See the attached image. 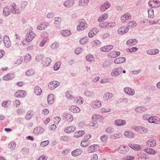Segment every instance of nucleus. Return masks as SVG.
Listing matches in <instances>:
<instances>
[{
    "label": "nucleus",
    "mask_w": 160,
    "mask_h": 160,
    "mask_svg": "<svg viewBox=\"0 0 160 160\" xmlns=\"http://www.w3.org/2000/svg\"><path fill=\"white\" fill-rule=\"evenodd\" d=\"M89 0H80L79 2V5L80 7H84L88 5Z\"/></svg>",
    "instance_id": "33"
},
{
    "label": "nucleus",
    "mask_w": 160,
    "mask_h": 160,
    "mask_svg": "<svg viewBox=\"0 0 160 160\" xmlns=\"http://www.w3.org/2000/svg\"><path fill=\"white\" fill-rule=\"evenodd\" d=\"M84 95L87 97H92L95 95L94 92L89 89H86L84 92Z\"/></svg>",
    "instance_id": "16"
},
{
    "label": "nucleus",
    "mask_w": 160,
    "mask_h": 160,
    "mask_svg": "<svg viewBox=\"0 0 160 160\" xmlns=\"http://www.w3.org/2000/svg\"><path fill=\"white\" fill-rule=\"evenodd\" d=\"M66 96L68 99H72L73 98L72 92L70 91L67 92L66 93Z\"/></svg>",
    "instance_id": "61"
},
{
    "label": "nucleus",
    "mask_w": 160,
    "mask_h": 160,
    "mask_svg": "<svg viewBox=\"0 0 160 160\" xmlns=\"http://www.w3.org/2000/svg\"><path fill=\"white\" fill-rule=\"evenodd\" d=\"M60 65L61 62H57L54 66V70L55 71L58 70L60 67Z\"/></svg>",
    "instance_id": "63"
},
{
    "label": "nucleus",
    "mask_w": 160,
    "mask_h": 160,
    "mask_svg": "<svg viewBox=\"0 0 160 160\" xmlns=\"http://www.w3.org/2000/svg\"><path fill=\"white\" fill-rule=\"evenodd\" d=\"M137 24L135 21H131V22H128V27H131L132 28L136 26Z\"/></svg>",
    "instance_id": "56"
},
{
    "label": "nucleus",
    "mask_w": 160,
    "mask_h": 160,
    "mask_svg": "<svg viewBox=\"0 0 160 160\" xmlns=\"http://www.w3.org/2000/svg\"><path fill=\"white\" fill-rule=\"evenodd\" d=\"M59 84V83L56 81L50 82L48 85L49 89L53 90L58 87Z\"/></svg>",
    "instance_id": "7"
},
{
    "label": "nucleus",
    "mask_w": 160,
    "mask_h": 160,
    "mask_svg": "<svg viewBox=\"0 0 160 160\" xmlns=\"http://www.w3.org/2000/svg\"><path fill=\"white\" fill-rule=\"evenodd\" d=\"M122 68L121 67L114 68L112 71L111 75L112 77H117L122 73Z\"/></svg>",
    "instance_id": "5"
},
{
    "label": "nucleus",
    "mask_w": 160,
    "mask_h": 160,
    "mask_svg": "<svg viewBox=\"0 0 160 160\" xmlns=\"http://www.w3.org/2000/svg\"><path fill=\"white\" fill-rule=\"evenodd\" d=\"M101 43V42L100 41L97 40H95L92 42L91 45L92 47H96L97 46H100Z\"/></svg>",
    "instance_id": "47"
},
{
    "label": "nucleus",
    "mask_w": 160,
    "mask_h": 160,
    "mask_svg": "<svg viewBox=\"0 0 160 160\" xmlns=\"http://www.w3.org/2000/svg\"><path fill=\"white\" fill-rule=\"evenodd\" d=\"M84 134L85 132L83 130L78 131L74 133V137L76 138L80 137Z\"/></svg>",
    "instance_id": "40"
},
{
    "label": "nucleus",
    "mask_w": 160,
    "mask_h": 160,
    "mask_svg": "<svg viewBox=\"0 0 160 160\" xmlns=\"http://www.w3.org/2000/svg\"><path fill=\"white\" fill-rule=\"evenodd\" d=\"M98 126L97 122L92 121L90 124V127L93 128V129L97 128Z\"/></svg>",
    "instance_id": "53"
},
{
    "label": "nucleus",
    "mask_w": 160,
    "mask_h": 160,
    "mask_svg": "<svg viewBox=\"0 0 160 160\" xmlns=\"http://www.w3.org/2000/svg\"><path fill=\"white\" fill-rule=\"evenodd\" d=\"M149 7L152 8H157L160 6V1L157 0H150L148 2Z\"/></svg>",
    "instance_id": "4"
},
{
    "label": "nucleus",
    "mask_w": 160,
    "mask_h": 160,
    "mask_svg": "<svg viewBox=\"0 0 160 160\" xmlns=\"http://www.w3.org/2000/svg\"><path fill=\"white\" fill-rule=\"evenodd\" d=\"M124 91L126 94L130 96L133 95L135 93L134 89L128 87H125L124 88Z\"/></svg>",
    "instance_id": "6"
},
{
    "label": "nucleus",
    "mask_w": 160,
    "mask_h": 160,
    "mask_svg": "<svg viewBox=\"0 0 160 160\" xmlns=\"http://www.w3.org/2000/svg\"><path fill=\"white\" fill-rule=\"evenodd\" d=\"M98 146L97 145H93L91 146L88 148V151L89 152H92L94 151L95 149V147Z\"/></svg>",
    "instance_id": "54"
},
{
    "label": "nucleus",
    "mask_w": 160,
    "mask_h": 160,
    "mask_svg": "<svg viewBox=\"0 0 160 160\" xmlns=\"http://www.w3.org/2000/svg\"><path fill=\"white\" fill-rule=\"evenodd\" d=\"M43 55L42 54H39L36 57L35 60L37 62H39L43 60Z\"/></svg>",
    "instance_id": "57"
},
{
    "label": "nucleus",
    "mask_w": 160,
    "mask_h": 160,
    "mask_svg": "<svg viewBox=\"0 0 160 160\" xmlns=\"http://www.w3.org/2000/svg\"><path fill=\"white\" fill-rule=\"evenodd\" d=\"M129 145L131 148L135 150L138 151L141 149V147L138 144H129Z\"/></svg>",
    "instance_id": "34"
},
{
    "label": "nucleus",
    "mask_w": 160,
    "mask_h": 160,
    "mask_svg": "<svg viewBox=\"0 0 160 160\" xmlns=\"http://www.w3.org/2000/svg\"><path fill=\"white\" fill-rule=\"evenodd\" d=\"M52 60L50 58H47L42 60V64L43 67H46L50 65Z\"/></svg>",
    "instance_id": "14"
},
{
    "label": "nucleus",
    "mask_w": 160,
    "mask_h": 160,
    "mask_svg": "<svg viewBox=\"0 0 160 160\" xmlns=\"http://www.w3.org/2000/svg\"><path fill=\"white\" fill-rule=\"evenodd\" d=\"M102 105L101 102L98 100H96L92 102L91 104V106L94 108H97L100 107Z\"/></svg>",
    "instance_id": "19"
},
{
    "label": "nucleus",
    "mask_w": 160,
    "mask_h": 160,
    "mask_svg": "<svg viewBox=\"0 0 160 160\" xmlns=\"http://www.w3.org/2000/svg\"><path fill=\"white\" fill-rule=\"evenodd\" d=\"M97 33V29H94L93 30H91L88 33V36L90 38H92Z\"/></svg>",
    "instance_id": "48"
},
{
    "label": "nucleus",
    "mask_w": 160,
    "mask_h": 160,
    "mask_svg": "<svg viewBox=\"0 0 160 160\" xmlns=\"http://www.w3.org/2000/svg\"><path fill=\"white\" fill-rule=\"evenodd\" d=\"M61 33L63 36L65 37L68 36L71 34L70 31L68 29L62 30Z\"/></svg>",
    "instance_id": "42"
},
{
    "label": "nucleus",
    "mask_w": 160,
    "mask_h": 160,
    "mask_svg": "<svg viewBox=\"0 0 160 160\" xmlns=\"http://www.w3.org/2000/svg\"><path fill=\"white\" fill-rule=\"evenodd\" d=\"M131 18V14L128 13H125L121 17V20L122 22H125L127 20L130 19Z\"/></svg>",
    "instance_id": "9"
},
{
    "label": "nucleus",
    "mask_w": 160,
    "mask_h": 160,
    "mask_svg": "<svg viewBox=\"0 0 160 160\" xmlns=\"http://www.w3.org/2000/svg\"><path fill=\"white\" fill-rule=\"evenodd\" d=\"M147 110V109L142 107H139L136 108L135 109V111L137 112L142 113L145 112Z\"/></svg>",
    "instance_id": "43"
},
{
    "label": "nucleus",
    "mask_w": 160,
    "mask_h": 160,
    "mask_svg": "<svg viewBox=\"0 0 160 160\" xmlns=\"http://www.w3.org/2000/svg\"><path fill=\"white\" fill-rule=\"evenodd\" d=\"M100 117V116L99 115L97 114L93 115L92 116V121L97 122V121Z\"/></svg>",
    "instance_id": "64"
},
{
    "label": "nucleus",
    "mask_w": 160,
    "mask_h": 160,
    "mask_svg": "<svg viewBox=\"0 0 160 160\" xmlns=\"http://www.w3.org/2000/svg\"><path fill=\"white\" fill-rule=\"evenodd\" d=\"M108 14L106 13H104L99 17L98 21V22H103L108 18Z\"/></svg>",
    "instance_id": "31"
},
{
    "label": "nucleus",
    "mask_w": 160,
    "mask_h": 160,
    "mask_svg": "<svg viewBox=\"0 0 160 160\" xmlns=\"http://www.w3.org/2000/svg\"><path fill=\"white\" fill-rule=\"evenodd\" d=\"M138 42L136 39H130L126 42L127 45L129 46H133L136 45Z\"/></svg>",
    "instance_id": "26"
},
{
    "label": "nucleus",
    "mask_w": 160,
    "mask_h": 160,
    "mask_svg": "<svg viewBox=\"0 0 160 160\" xmlns=\"http://www.w3.org/2000/svg\"><path fill=\"white\" fill-rule=\"evenodd\" d=\"M76 128L73 126L67 127L64 129V131L67 133H70L74 132L76 130Z\"/></svg>",
    "instance_id": "21"
},
{
    "label": "nucleus",
    "mask_w": 160,
    "mask_h": 160,
    "mask_svg": "<svg viewBox=\"0 0 160 160\" xmlns=\"http://www.w3.org/2000/svg\"><path fill=\"white\" fill-rule=\"evenodd\" d=\"M74 4V1L73 0H68L64 1L63 4L65 7L67 8L72 7Z\"/></svg>",
    "instance_id": "11"
},
{
    "label": "nucleus",
    "mask_w": 160,
    "mask_h": 160,
    "mask_svg": "<svg viewBox=\"0 0 160 160\" xmlns=\"http://www.w3.org/2000/svg\"><path fill=\"white\" fill-rule=\"evenodd\" d=\"M120 54V52H119L114 51L111 52L108 56L109 58H115L119 55Z\"/></svg>",
    "instance_id": "24"
},
{
    "label": "nucleus",
    "mask_w": 160,
    "mask_h": 160,
    "mask_svg": "<svg viewBox=\"0 0 160 160\" xmlns=\"http://www.w3.org/2000/svg\"><path fill=\"white\" fill-rule=\"evenodd\" d=\"M65 119L69 122H71L73 120L72 116L70 114L64 113L63 115Z\"/></svg>",
    "instance_id": "37"
},
{
    "label": "nucleus",
    "mask_w": 160,
    "mask_h": 160,
    "mask_svg": "<svg viewBox=\"0 0 160 160\" xmlns=\"http://www.w3.org/2000/svg\"><path fill=\"white\" fill-rule=\"evenodd\" d=\"M90 144L89 141L84 139L81 142V145L82 147H84L88 146Z\"/></svg>",
    "instance_id": "49"
},
{
    "label": "nucleus",
    "mask_w": 160,
    "mask_h": 160,
    "mask_svg": "<svg viewBox=\"0 0 160 160\" xmlns=\"http://www.w3.org/2000/svg\"><path fill=\"white\" fill-rule=\"evenodd\" d=\"M33 28L30 27L27 30V35L26 37V40H24L22 42L23 45L27 44L26 42H30L32 41L36 36V34L32 32Z\"/></svg>",
    "instance_id": "1"
},
{
    "label": "nucleus",
    "mask_w": 160,
    "mask_h": 160,
    "mask_svg": "<svg viewBox=\"0 0 160 160\" xmlns=\"http://www.w3.org/2000/svg\"><path fill=\"white\" fill-rule=\"evenodd\" d=\"M10 8L11 12L13 14H19L21 12L19 7L15 3L10 4Z\"/></svg>",
    "instance_id": "3"
},
{
    "label": "nucleus",
    "mask_w": 160,
    "mask_h": 160,
    "mask_svg": "<svg viewBox=\"0 0 160 160\" xmlns=\"http://www.w3.org/2000/svg\"><path fill=\"white\" fill-rule=\"evenodd\" d=\"M83 99L80 97H77L74 98V101L78 104H81L82 103Z\"/></svg>",
    "instance_id": "46"
},
{
    "label": "nucleus",
    "mask_w": 160,
    "mask_h": 160,
    "mask_svg": "<svg viewBox=\"0 0 160 160\" xmlns=\"http://www.w3.org/2000/svg\"><path fill=\"white\" fill-rule=\"evenodd\" d=\"M16 145L15 142H12L8 144V147L12 150L14 149L15 148Z\"/></svg>",
    "instance_id": "62"
},
{
    "label": "nucleus",
    "mask_w": 160,
    "mask_h": 160,
    "mask_svg": "<svg viewBox=\"0 0 160 160\" xmlns=\"http://www.w3.org/2000/svg\"><path fill=\"white\" fill-rule=\"evenodd\" d=\"M14 77V74H13L8 73L3 77L2 79L3 80H8L12 79Z\"/></svg>",
    "instance_id": "29"
},
{
    "label": "nucleus",
    "mask_w": 160,
    "mask_h": 160,
    "mask_svg": "<svg viewBox=\"0 0 160 160\" xmlns=\"http://www.w3.org/2000/svg\"><path fill=\"white\" fill-rule=\"evenodd\" d=\"M35 71L32 69H30L27 71L26 72V75L28 76L32 75L34 74Z\"/></svg>",
    "instance_id": "50"
},
{
    "label": "nucleus",
    "mask_w": 160,
    "mask_h": 160,
    "mask_svg": "<svg viewBox=\"0 0 160 160\" xmlns=\"http://www.w3.org/2000/svg\"><path fill=\"white\" fill-rule=\"evenodd\" d=\"M144 151L149 154L153 155L156 153V152L153 149L149 148H146L144 150Z\"/></svg>",
    "instance_id": "45"
},
{
    "label": "nucleus",
    "mask_w": 160,
    "mask_h": 160,
    "mask_svg": "<svg viewBox=\"0 0 160 160\" xmlns=\"http://www.w3.org/2000/svg\"><path fill=\"white\" fill-rule=\"evenodd\" d=\"M159 51V50L158 49H153L148 50L147 51V53L150 55H155L158 54Z\"/></svg>",
    "instance_id": "22"
},
{
    "label": "nucleus",
    "mask_w": 160,
    "mask_h": 160,
    "mask_svg": "<svg viewBox=\"0 0 160 160\" xmlns=\"http://www.w3.org/2000/svg\"><path fill=\"white\" fill-rule=\"evenodd\" d=\"M148 17L153 18L154 16V10L152 9H150L148 10Z\"/></svg>",
    "instance_id": "55"
},
{
    "label": "nucleus",
    "mask_w": 160,
    "mask_h": 160,
    "mask_svg": "<svg viewBox=\"0 0 160 160\" xmlns=\"http://www.w3.org/2000/svg\"><path fill=\"white\" fill-rule=\"evenodd\" d=\"M137 155L138 157H139V158H144L145 160L148 159L149 158V156L148 155H146V154L143 153L139 152L138 153Z\"/></svg>",
    "instance_id": "41"
},
{
    "label": "nucleus",
    "mask_w": 160,
    "mask_h": 160,
    "mask_svg": "<svg viewBox=\"0 0 160 160\" xmlns=\"http://www.w3.org/2000/svg\"><path fill=\"white\" fill-rule=\"evenodd\" d=\"M70 139V137L67 136H63L60 137V140L62 141L67 142Z\"/></svg>",
    "instance_id": "51"
},
{
    "label": "nucleus",
    "mask_w": 160,
    "mask_h": 160,
    "mask_svg": "<svg viewBox=\"0 0 160 160\" xmlns=\"http://www.w3.org/2000/svg\"><path fill=\"white\" fill-rule=\"evenodd\" d=\"M59 43L58 42H54L51 46V48L52 49H55L59 47Z\"/></svg>",
    "instance_id": "60"
},
{
    "label": "nucleus",
    "mask_w": 160,
    "mask_h": 160,
    "mask_svg": "<svg viewBox=\"0 0 160 160\" xmlns=\"http://www.w3.org/2000/svg\"><path fill=\"white\" fill-rule=\"evenodd\" d=\"M31 59V57L30 54L29 53L27 54L24 57V61H25L26 62H28L30 61Z\"/></svg>",
    "instance_id": "58"
},
{
    "label": "nucleus",
    "mask_w": 160,
    "mask_h": 160,
    "mask_svg": "<svg viewBox=\"0 0 160 160\" xmlns=\"http://www.w3.org/2000/svg\"><path fill=\"white\" fill-rule=\"evenodd\" d=\"M112 97V93L110 92H106L104 94L103 96V98L104 100L107 101L108 100H110L111 99Z\"/></svg>",
    "instance_id": "25"
},
{
    "label": "nucleus",
    "mask_w": 160,
    "mask_h": 160,
    "mask_svg": "<svg viewBox=\"0 0 160 160\" xmlns=\"http://www.w3.org/2000/svg\"><path fill=\"white\" fill-rule=\"evenodd\" d=\"M129 28L128 27H122L118 29V34H122L127 32L129 30Z\"/></svg>",
    "instance_id": "12"
},
{
    "label": "nucleus",
    "mask_w": 160,
    "mask_h": 160,
    "mask_svg": "<svg viewBox=\"0 0 160 160\" xmlns=\"http://www.w3.org/2000/svg\"><path fill=\"white\" fill-rule=\"evenodd\" d=\"M115 124L118 126H124L126 123V121L122 119H118L115 121Z\"/></svg>",
    "instance_id": "18"
},
{
    "label": "nucleus",
    "mask_w": 160,
    "mask_h": 160,
    "mask_svg": "<svg viewBox=\"0 0 160 160\" xmlns=\"http://www.w3.org/2000/svg\"><path fill=\"white\" fill-rule=\"evenodd\" d=\"M69 110L70 111L73 113H78L80 111V109L76 106H72L69 107Z\"/></svg>",
    "instance_id": "23"
},
{
    "label": "nucleus",
    "mask_w": 160,
    "mask_h": 160,
    "mask_svg": "<svg viewBox=\"0 0 160 160\" xmlns=\"http://www.w3.org/2000/svg\"><path fill=\"white\" fill-rule=\"evenodd\" d=\"M86 60L89 62L93 61L94 60V58L93 56L91 54L87 55L86 57Z\"/></svg>",
    "instance_id": "59"
},
{
    "label": "nucleus",
    "mask_w": 160,
    "mask_h": 160,
    "mask_svg": "<svg viewBox=\"0 0 160 160\" xmlns=\"http://www.w3.org/2000/svg\"><path fill=\"white\" fill-rule=\"evenodd\" d=\"M126 58L124 57L117 58L114 60V63L116 64L123 63L125 61Z\"/></svg>",
    "instance_id": "27"
},
{
    "label": "nucleus",
    "mask_w": 160,
    "mask_h": 160,
    "mask_svg": "<svg viewBox=\"0 0 160 160\" xmlns=\"http://www.w3.org/2000/svg\"><path fill=\"white\" fill-rule=\"evenodd\" d=\"M10 8H8V7H6L3 9V14L4 15L7 16L10 14Z\"/></svg>",
    "instance_id": "38"
},
{
    "label": "nucleus",
    "mask_w": 160,
    "mask_h": 160,
    "mask_svg": "<svg viewBox=\"0 0 160 160\" xmlns=\"http://www.w3.org/2000/svg\"><path fill=\"white\" fill-rule=\"evenodd\" d=\"M33 115V112H32L31 111H28L26 115V119L27 120H29L31 119Z\"/></svg>",
    "instance_id": "52"
},
{
    "label": "nucleus",
    "mask_w": 160,
    "mask_h": 160,
    "mask_svg": "<svg viewBox=\"0 0 160 160\" xmlns=\"http://www.w3.org/2000/svg\"><path fill=\"white\" fill-rule=\"evenodd\" d=\"M3 41L6 47L8 48L11 46V42L8 36L4 35L3 37Z\"/></svg>",
    "instance_id": "10"
},
{
    "label": "nucleus",
    "mask_w": 160,
    "mask_h": 160,
    "mask_svg": "<svg viewBox=\"0 0 160 160\" xmlns=\"http://www.w3.org/2000/svg\"><path fill=\"white\" fill-rule=\"evenodd\" d=\"M54 98L52 94H49L47 98V101L49 104H52L54 102Z\"/></svg>",
    "instance_id": "28"
},
{
    "label": "nucleus",
    "mask_w": 160,
    "mask_h": 160,
    "mask_svg": "<svg viewBox=\"0 0 160 160\" xmlns=\"http://www.w3.org/2000/svg\"><path fill=\"white\" fill-rule=\"evenodd\" d=\"M54 26L56 28L58 29L59 28L61 23L62 21V19L59 17H56L54 18Z\"/></svg>",
    "instance_id": "13"
},
{
    "label": "nucleus",
    "mask_w": 160,
    "mask_h": 160,
    "mask_svg": "<svg viewBox=\"0 0 160 160\" xmlns=\"http://www.w3.org/2000/svg\"><path fill=\"white\" fill-rule=\"evenodd\" d=\"M26 92L23 90H19L14 94V96L17 97L22 98L26 95Z\"/></svg>",
    "instance_id": "15"
},
{
    "label": "nucleus",
    "mask_w": 160,
    "mask_h": 160,
    "mask_svg": "<svg viewBox=\"0 0 160 160\" xmlns=\"http://www.w3.org/2000/svg\"><path fill=\"white\" fill-rule=\"evenodd\" d=\"M124 135L127 138H133L134 137V134L130 131H125L124 133Z\"/></svg>",
    "instance_id": "35"
},
{
    "label": "nucleus",
    "mask_w": 160,
    "mask_h": 160,
    "mask_svg": "<svg viewBox=\"0 0 160 160\" xmlns=\"http://www.w3.org/2000/svg\"><path fill=\"white\" fill-rule=\"evenodd\" d=\"M119 148L121 151L122 152H121L122 153H125L129 151V148L128 146L121 145L119 147Z\"/></svg>",
    "instance_id": "32"
},
{
    "label": "nucleus",
    "mask_w": 160,
    "mask_h": 160,
    "mask_svg": "<svg viewBox=\"0 0 160 160\" xmlns=\"http://www.w3.org/2000/svg\"><path fill=\"white\" fill-rule=\"evenodd\" d=\"M79 24L77 26V30L78 31H81L86 28L88 25L84 19H80Z\"/></svg>",
    "instance_id": "2"
},
{
    "label": "nucleus",
    "mask_w": 160,
    "mask_h": 160,
    "mask_svg": "<svg viewBox=\"0 0 160 160\" xmlns=\"http://www.w3.org/2000/svg\"><path fill=\"white\" fill-rule=\"evenodd\" d=\"M82 152V151L79 149H76L72 152V155L74 156H77L80 155Z\"/></svg>",
    "instance_id": "39"
},
{
    "label": "nucleus",
    "mask_w": 160,
    "mask_h": 160,
    "mask_svg": "<svg viewBox=\"0 0 160 160\" xmlns=\"http://www.w3.org/2000/svg\"><path fill=\"white\" fill-rule=\"evenodd\" d=\"M50 24L47 22H43L39 24L37 27V29L39 30H42L45 29L47 27L49 26Z\"/></svg>",
    "instance_id": "8"
},
{
    "label": "nucleus",
    "mask_w": 160,
    "mask_h": 160,
    "mask_svg": "<svg viewBox=\"0 0 160 160\" xmlns=\"http://www.w3.org/2000/svg\"><path fill=\"white\" fill-rule=\"evenodd\" d=\"M34 92L37 95H40L42 93V89L38 86H36L34 88Z\"/></svg>",
    "instance_id": "44"
},
{
    "label": "nucleus",
    "mask_w": 160,
    "mask_h": 160,
    "mask_svg": "<svg viewBox=\"0 0 160 160\" xmlns=\"http://www.w3.org/2000/svg\"><path fill=\"white\" fill-rule=\"evenodd\" d=\"M44 129L41 127H38L35 128L33 130L34 133L37 134H40L43 133Z\"/></svg>",
    "instance_id": "30"
},
{
    "label": "nucleus",
    "mask_w": 160,
    "mask_h": 160,
    "mask_svg": "<svg viewBox=\"0 0 160 160\" xmlns=\"http://www.w3.org/2000/svg\"><path fill=\"white\" fill-rule=\"evenodd\" d=\"M147 143L148 146L151 147H154L156 144V141L153 139L148 140L147 142Z\"/></svg>",
    "instance_id": "36"
},
{
    "label": "nucleus",
    "mask_w": 160,
    "mask_h": 160,
    "mask_svg": "<svg viewBox=\"0 0 160 160\" xmlns=\"http://www.w3.org/2000/svg\"><path fill=\"white\" fill-rule=\"evenodd\" d=\"M110 6V4L108 2H106L102 4L100 7V9L102 11H104Z\"/></svg>",
    "instance_id": "20"
},
{
    "label": "nucleus",
    "mask_w": 160,
    "mask_h": 160,
    "mask_svg": "<svg viewBox=\"0 0 160 160\" xmlns=\"http://www.w3.org/2000/svg\"><path fill=\"white\" fill-rule=\"evenodd\" d=\"M113 48L112 45H108L103 47L100 48V51L103 52H108Z\"/></svg>",
    "instance_id": "17"
}]
</instances>
